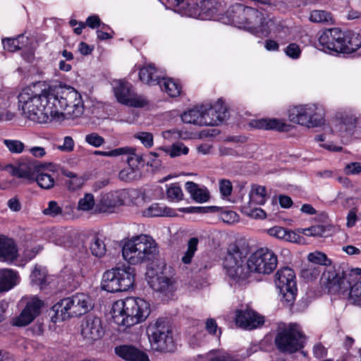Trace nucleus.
Here are the masks:
<instances>
[{
	"label": "nucleus",
	"instance_id": "nucleus-3",
	"mask_svg": "<svg viewBox=\"0 0 361 361\" xmlns=\"http://www.w3.org/2000/svg\"><path fill=\"white\" fill-rule=\"evenodd\" d=\"M54 110L57 114L53 116V121L64 119H74L80 117L85 109L81 94L70 86L52 87Z\"/></svg>",
	"mask_w": 361,
	"mask_h": 361
},
{
	"label": "nucleus",
	"instance_id": "nucleus-45",
	"mask_svg": "<svg viewBox=\"0 0 361 361\" xmlns=\"http://www.w3.org/2000/svg\"><path fill=\"white\" fill-rule=\"evenodd\" d=\"M95 204L94 197L91 193L85 194L84 197L80 199L78 204V209L83 212L91 210Z\"/></svg>",
	"mask_w": 361,
	"mask_h": 361
},
{
	"label": "nucleus",
	"instance_id": "nucleus-23",
	"mask_svg": "<svg viewBox=\"0 0 361 361\" xmlns=\"http://www.w3.org/2000/svg\"><path fill=\"white\" fill-rule=\"evenodd\" d=\"M264 322L262 316L248 307L236 311L235 323L243 329H254L263 325Z\"/></svg>",
	"mask_w": 361,
	"mask_h": 361
},
{
	"label": "nucleus",
	"instance_id": "nucleus-28",
	"mask_svg": "<svg viewBox=\"0 0 361 361\" xmlns=\"http://www.w3.org/2000/svg\"><path fill=\"white\" fill-rule=\"evenodd\" d=\"M18 257V249L14 241L0 235V260L13 261Z\"/></svg>",
	"mask_w": 361,
	"mask_h": 361
},
{
	"label": "nucleus",
	"instance_id": "nucleus-27",
	"mask_svg": "<svg viewBox=\"0 0 361 361\" xmlns=\"http://www.w3.org/2000/svg\"><path fill=\"white\" fill-rule=\"evenodd\" d=\"M140 80L149 85H159L162 75L152 64H147L140 68L139 72Z\"/></svg>",
	"mask_w": 361,
	"mask_h": 361
},
{
	"label": "nucleus",
	"instance_id": "nucleus-30",
	"mask_svg": "<svg viewBox=\"0 0 361 361\" xmlns=\"http://www.w3.org/2000/svg\"><path fill=\"white\" fill-rule=\"evenodd\" d=\"M19 282L17 273L11 269L0 270V293L11 290Z\"/></svg>",
	"mask_w": 361,
	"mask_h": 361
},
{
	"label": "nucleus",
	"instance_id": "nucleus-25",
	"mask_svg": "<svg viewBox=\"0 0 361 361\" xmlns=\"http://www.w3.org/2000/svg\"><path fill=\"white\" fill-rule=\"evenodd\" d=\"M183 122L197 126H210L212 121L204 117V106H197L181 115Z\"/></svg>",
	"mask_w": 361,
	"mask_h": 361
},
{
	"label": "nucleus",
	"instance_id": "nucleus-47",
	"mask_svg": "<svg viewBox=\"0 0 361 361\" xmlns=\"http://www.w3.org/2000/svg\"><path fill=\"white\" fill-rule=\"evenodd\" d=\"M166 197L171 201L178 202L183 199V193L178 184L173 183L166 190Z\"/></svg>",
	"mask_w": 361,
	"mask_h": 361
},
{
	"label": "nucleus",
	"instance_id": "nucleus-51",
	"mask_svg": "<svg viewBox=\"0 0 361 361\" xmlns=\"http://www.w3.org/2000/svg\"><path fill=\"white\" fill-rule=\"evenodd\" d=\"M325 228L322 225H316L308 228L302 229V233L307 236L322 237L325 233Z\"/></svg>",
	"mask_w": 361,
	"mask_h": 361
},
{
	"label": "nucleus",
	"instance_id": "nucleus-18",
	"mask_svg": "<svg viewBox=\"0 0 361 361\" xmlns=\"http://www.w3.org/2000/svg\"><path fill=\"white\" fill-rule=\"evenodd\" d=\"M344 32L334 27L325 30L319 37V45L325 52H341L343 49Z\"/></svg>",
	"mask_w": 361,
	"mask_h": 361
},
{
	"label": "nucleus",
	"instance_id": "nucleus-54",
	"mask_svg": "<svg viewBox=\"0 0 361 361\" xmlns=\"http://www.w3.org/2000/svg\"><path fill=\"white\" fill-rule=\"evenodd\" d=\"M205 329L209 334L216 336L218 338L221 334V330L218 327V325L214 319H208L206 321Z\"/></svg>",
	"mask_w": 361,
	"mask_h": 361
},
{
	"label": "nucleus",
	"instance_id": "nucleus-55",
	"mask_svg": "<svg viewBox=\"0 0 361 361\" xmlns=\"http://www.w3.org/2000/svg\"><path fill=\"white\" fill-rule=\"evenodd\" d=\"M285 53L288 57L298 59L301 54V49L298 44L291 43L285 49Z\"/></svg>",
	"mask_w": 361,
	"mask_h": 361
},
{
	"label": "nucleus",
	"instance_id": "nucleus-5",
	"mask_svg": "<svg viewBox=\"0 0 361 361\" xmlns=\"http://www.w3.org/2000/svg\"><path fill=\"white\" fill-rule=\"evenodd\" d=\"M114 322L129 327L144 322L149 315V304L142 298L127 297L116 301L111 309Z\"/></svg>",
	"mask_w": 361,
	"mask_h": 361
},
{
	"label": "nucleus",
	"instance_id": "nucleus-60",
	"mask_svg": "<svg viewBox=\"0 0 361 361\" xmlns=\"http://www.w3.org/2000/svg\"><path fill=\"white\" fill-rule=\"evenodd\" d=\"M128 149L126 148H117L109 152L104 151H95L94 154L99 155L103 157H118L127 152Z\"/></svg>",
	"mask_w": 361,
	"mask_h": 361
},
{
	"label": "nucleus",
	"instance_id": "nucleus-64",
	"mask_svg": "<svg viewBox=\"0 0 361 361\" xmlns=\"http://www.w3.org/2000/svg\"><path fill=\"white\" fill-rule=\"evenodd\" d=\"M313 353L317 358L319 359L326 355L327 350L321 343H317L314 345Z\"/></svg>",
	"mask_w": 361,
	"mask_h": 361
},
{
	"label": "nucleus",
	"instance_id": "nucleus-29",
	"mask_svg": "<svg viewBox=\"0 0 361 361\" xmlns=\"http://www.w3.org/2000/svg\"><path fill=\"white\" fill-rule=\"evenodd\" d=\"M251 126L254 128L264 130H276L279 131H288L289 126L282 121L276 118L259 119L252 121Z\"/></svg>",
	"mask_w": 361,
	"mask_h": 361
},
{
	"label": "nucleus",
	"instance_id": "nucleus-4",
	"mask_svg": "<svg viewBox=\"0 0 361 361\" xmlns=\"http://www.w3.org/2000/svg\"><path fill=\"white\" fill-rule=\"evenodd\" d=\"M228 23L238 27L252 30L255 33L266 36L270 32L273 21L265 18L257 10L242 4H235L226 12Z\"/></svg>",
	"mask_w": 361,
	"mask_h": 361
},
{
	"label": "nucleus",
	"instance_id": "nucleus-8",
	"mask_svg": "<svg viewBox=\"0 0 361 361\" xmlns=\"http://www.w3.org/2000/svg\"><path fill=\"white\" fill-rule=\"evenodd\" d=\"M92 307L90 298L84 293H76L65 298L54 306L56 314L60 315L63 320L83 315Z\"/></svg>",
	"mask_w": 361,
	"mask_h": 361
},
{
	"label": "nucleus",
	"instance_id": "nucleus-9",
	"mask_svg": "<svg viewBox=\"0 0 361 361\" xmlns=\"http://www.w3.org/2000/svg\"><path fill=\"white\" fill-rule=\"evenodd\" d=\"M324 109L314 104L295 106L288 111L289 120L295 123L314 128L324 123Z\"/></svg>",
	"mask_w": 361,
	"mask_h": 361
},
{
	"label": "nucleus",
	"instance_id": "nucleus-41",
	"mask_svg": "<svg viewBox=\"0 0 361 361\" xmlns=\"http://www.w3.org/2000/svg\"><path fill=\"white\" fill-rule=\"evenodd\" d=\"M198 242L199 240L197 238H192L188 240V249L181 259L184 264H188L191 262L192 259L197 251Z\"/></svg>",
	"mask_w": 361,
	"mask_h": 361
},
{
	"label": "nucleus",
	"instance_id": "nucleus-21",
	"mask_svg": "<svg viewBox=\"0 0 361 361\" xmlns=\"http://www.w3.org/2000/svg\"><path fill=\"white\" fill-rule=\"evenodd\" d=\"M104 334L101 319L95 316L89 315L82 322L81 335L87 343L99 339Z\"/></svg>",
	"mask_w": 361,
	"mask_h": 361
},
{
	"label": "nucleus",
	"instance_id": "nucleus-58",
	"mask_svg": "<svg viewBox=\"0 0 361 361\" xmlns=\"http://www.w3.org/2000/svg\"><path fill=\"white\" fill-rule=\"evenodd\" d=\"M221 219L227 224H233L238 221V215L233 211H225L221 214Z\"/></svg>",
	"mask_w": 361,
	"mask_h": 361
},
{
	"label": "nucleus",
	"instance_id": "nucleus-17",
	"mask_svg": "<svg viewBox=\"0 0 361 361\" xmlns=\"http://www.w3.org/2000/svg\"><path fill=\"white\" fill-rule=\"evenodd\" d=\"M40 167L41 165L37 161L22 157L18 159L16 165H7L6 169L12 176L28 181H34L35 175L40 171Z\"/></svg>",
	"mask_w": 361,
	"mask_h": 361
},
{
	"label": "nucleus",
	"instance_id": "nucleus-26",
	"mask_svg": "<svg viewBox=\"0 0 361 361\" xmlns=\"http://www.w3.org/2000/svg\"><path fill=\"white\" fill-rule=\"evenodd\" d=\"M123 204V200L121 195L117 191L102 194L99 204V211L102 212H112L114 208Z\"/></svg>",
	"mask_w": 361,
	"mask_h": 361
},
{
	"label": "nucleus",
	"instance_id": "nucleus-48",
	"mask_svg": "<svg viewBox=\"0 0 361 361\" xmlns=\"http://www.w3.org/2000/svg\"><path fill=\"white\" fill-rule=\"evenodd\" d=\"M128 151L124 152L123 154H128L127 162L130 168L134 169L137 168L138 165L142 161V158L140 155L135 154V149L134 148L126 147Z\"/></svg>",
	"mask_w": 361,
	"mask_h": 361
},
{
	"label": "nucleus",
	"instance_id": "nucleus-62",
	"mask_svg": "<svg viewBox=\"0 0 361 361\" xmlns=\"http://www.w3.org/2000/svg\"><path fill=\"white\" fill-rule=\"evenodd\" d=\"M83 184V180L78 176H74V178L69 179L66 182L67 187L71 190H75L80 188Z\"/></svg>",
	"mask_w": 361,
	"mask_h": 361
},
{
	"label": "nucleus",
	"instance_id": "nucleus-19",
	"mask_svg": "<svg viewBox=\"0 0 361 361\" xmlns=\"http://www.w3.org/2000/svg\"><path fill=\"white\" fill-rule=\"evenodd\" d=\"M348 291L344 296L353 305L361 307V269H353L346 274Z\"/></svg>",
	"mask_w": 361,
	"mask_h": 361
},
{
	"label": "nucleus",
	"instance_id": "nucleus-39",
	"mask_svg": "<svg viewBox=\"0 0 361 361\" xmlns=\"http://www.w3.org/2000/svg\"><path fill=\"white\" fill-rule=\"evenodd\" d=\"M160 149L172 158L179 157L182 154H187L189 151L188 148L182 142H176L171 146L161 147Z\"/></svg>",
	"mask_w": 361,
	"mask_h": 361
},
{
	"label": "nucleus",
	"instance_id": "nucleus-37",
	"mask_svg": "<svg viewBox=\"0 0 361 361\" xmlns=\"http://www.w3.org/2000/svg\"><path fill=\"white\" fill-rule=\"evenodd\" d=\"M90 250L92 255L96 257H103L106 251L104 241L97 235L92 238L90 242Z\"/></svg>",
	"mask_w": 361,
	"mask_h": 361
},
{
	"label": "nucleus",
	"instance_id": "nucleus-12",
	"mask_svg": "<svg viewBox=\"0 0 361 361\" xmlns=\"http://www.w3.org/2000/svg\"><path fill=\"white\" fill-rule=\"evenodd\" d=\"M149 339L154 348L160 351H172L173 339L170 327L158 319L154 324L148 328Z\"/></svg>",
	"mask_w": 361,
	"mask_h": 361
},
{
	"label": "nucleus",
	"instance_id": "nucleus-35",
	"mask_svg": "<svg viewBox=\"0 0 361 361\" xmlns=\"http://www.w3.org/2000/svg\"><path fill=\"white\" fill-rule=\"evenodd\" d=\"M250 197V204L252 202L259 205L264 204L267 198L266 188L261 185H253Z\"/></svg>",
	"mask_w": 361,
	"mask_h": 361
},
{
	"label": "nucleus",
	"instance_id": "nucleus-22",
	"mask_svg": "<svg viewBox=\"0 0 361 361\" xmlns=\"http://www.w3.org/2000/svg\"><path fill=\"white\" fill-rule=\"evenodd\" d=\"M61 245L67 249H72L79 261L82 262L89 257L87 249L76 232L66 233L61 239Z\"/></svg>",
	"mask_w": 361,
	"mask_h": 361
},
{
	"label": "nucleus",
	"instance_id": "nucleus-59",
	"mask_svg": "<svg viewBox=\"0 0 361 361\" xmlns=\"http://www.w3.org/2000/svg\"><path fill=\"white\" fill-rule=\"evenodd\" d=\"M232 184L228 180H221L219 182V190L222 195L228 197L231 194L232 192Z\"/></svg>",
	"mask_w": 361,
	"mask_h": 361
},
{
	"label": "nucleus",
	"instance_id": "nucleus-44",
	"mask_svg": "<svg viewBox=\"0 0 361 361\" xmlns=\"http://www.w3.org/2000/svg\"><path fill=\"white\" fill-rule=\"evenodd\" d=\"M310 20L313 23H324L331 21V16L329 12L322 10H314L310 13Z\"/></svg>",
	"mask_w": 361,
	"mask_h": 361
},
{
	"label": "nucleus",
	"instance_id": "nucleus-24",
	"mask_svg": "<svg viewBox=\"0 0 361 361\" xmlns=\"http://www.w3.org/2000/svg\"><path fill=\"white\" fill-rule=\"evenodd\" d=\"M115 353L126 361H149L146 353L133 345L117 346L115 348Z\"/></svg>",
	"mask_w": 361,
	"mask_h": 361
},
{
	"label": "nucleus",
	"instance_id": "nucleus-40",
	"mask_svg": "<svg viewBox=\"0 0 361 361\" xmlns=\"http://www.w3.org/2000/svg\"><path fill=\"white\" fill-rule=\"evenodd\" d=\"M30 279L33 284H35L41 289L47 285V274L44 270L35 267L30 274Z\"/></svg>",
	"mask_w": 361,
	"mask_h": 361
},
{
	"label": "nucleus",
	"instance_id": "nucleus-50",
	"mask_svg": "<svg viewBox=\"0 0 361 361\" xmlns=\"http://www.w3.org/2000/svg\"><path fill=\"white\" fill-rule=\"evenodd\" d=\"M85 142L94 147H99L105 142L104 138L96 133H92L85 135Z\"/></svg>",
	"mask_w": 361,
	"mask_h": 361
},
{
	"label": "nucleus",
	"instance_id": "nucleus-43",
	"mask_svg": "<svg viewBox=\"0 0 361 361\" xmlns=\"http://www.w3.org/2000/svg\"><path fill=\"white\" fill-rule=\"evenodd\" d=\"M320 272V269L318 266L310 264L301 270L300 274L303 279L307 281H313L317 279Z\"/></svg>",
	"mask_w": 361,
	"mask_h": 361
},
{
	"label": "nucleus",
	"instance_id": "nucleus-33",
	"mask_svg": "<svg viewBox=\"0 0 361 361\" xmlns=\"http://www.w3.org/2000/svg\"><path fill=\"white\" fill-rule=\"evenodd\" d=\"M159 85L162 91L167 93L171 97H176L180 95L182 87L172 78H162Z\"/></svg>",
	"mask_w": 361,
	"mask_h": 361
},
{
	"label": "nucleus",
	"instance_id": "nucleus-10",
	"mask_svg": "<svg viewBox=\"0 0 361 361\" xmlns=\"http://www.w3.org/2000/svg\"><path fill=\"white\" fill-rule=\"evenodd\" d=\"M305 337L296 324L279 328L275 338V344L281 352L294 353L303 348Z\"/></svg>",
	"mask_w": 361,
	"mask_h": 361
},
{
	"label": "nucleus",
	"instance_id": "nucleus-46",
	"mask_svg": "<svg viewBox=\"0 0 361 361\" xmlns=\"http://www.w3.org/2000/svg\"><path fill=\"white\" fill-rule=\"evenodd\" d=\"M3 142L8 151L12 154H20L25 149L24 143L18 140L5 139Z\"/></svg>",
	"mask_w": 361,
	"mask_h": 361
},
{
	"label": "nucleus",
	"instance_id": "nucleus-16",
	"mask_svg": "<svg viewBox=\"0 0 361 361\" xmlns=\"http://www.w3.org/2000/svg\"><path fill=\"white\" fill-rule=\"evenodd\" d=\"M25 305L21 313L15 318L14 324L18 326H24L30 324L40 313V309L43 306V302L36 296H25L21 300Z\"/></svg>",
	"mask_w": 361,
	"mask_h": 361
},
{
	"label": "nucleus",
	"instance_id": "nucleus-49",
	"mask_svg": "<svg viewBox=\"0 0 361 361\" xmlns=\"http://www.w3.org/2000/svg\"><path fill=\"white\" fill-rule=\"evenodd\" d=\"M42 213L46 216L56 217L62 214L63 209L62 207L59 205L57 202L51 200L48 202L47 207L43 209Z\"/></svg>",
	"mask_w": 361,
	"mask_h": 361
},
{
	"label": "nucleus",
	"instance_id": "nucleus-61",
	"mask_svg": "<svg viewBox=\"0 0 361 361\" xmlns=\"http://www.w3.org/2000/svg\"><path fill=\"white\" fill-rule=\"evenodd\" d=\"M286 228H284L281 226H274L273 228H271L268 230V233L270 235L274 236L279 239L283 240L286 238L285 233H286Z\"/></svg>",
	"mask_w": 361,
	"mask_h": 361
},
{
	"label": "nucleus",
	"instance_id": "nucleus-31",
	"mask_svg": "<svg viewBox=\"0 0 361 361\" xmlns=\"http://www.w3.org/2000/svg\"><path fill=\"white\" fill-rule=\"evenodd\" d=\"M185 186L187 192L196 202H206L209 199V192L206 188H200L197 183L192 181L186 182Z\"/></svg>",
	"mask_w": 361,
	"mask_h": 361
},
{
	"label": "nucleus",
	"instance_id": "nucleus-57",
	"mask_svg": "<svg viewBox=\"0 0 361 361\" xmlns=\"http://www.w3.org/2000/svg\"><path fill=\"white\" fill-rule=\"evenodd\" d=\"M244 212L247 215L255 219H264L266 213L260 208H252L243 207Z\"/></svg>",
	"mask_w": 361,
	"mask_h": 361
},
{
	"label": "nucleus",
	"instance_id": "nucleus-15",
	"mask_svg": "<svg viewBox=\"0 0 361 361\" xmlns=\"http://www.w3.org/2000/svg\"><path fill=\"white\" fill-rule=\"evenodd\" d=\"M348 272L341 274L334 268L326 269L322 274L321 282L328 292L332 295H345L348 291L345 276Z\"/></svg>",
	"mask_w": 361,
	"mask_h": 361
},
{
	"label": "nucleus",
	"instance_id": "nucleus-38",
	"mask_svg": "<svg viewBox=\"0 0 361 361\" xmlns=\"http://www.w3.org/2000/svg\"><path fill=\"white\" fill-rule=\"evenodd\" d=\"M35 181L42 189L49 190L54 186V178L47 173L38 172L35 176Z\"/></svg>",
	"mask_w": 361,
	"mask_h": 361
},
{
	"label": "nucleus",
	"instance_id": "nucleus-32",
	"mask_svg": "<svg viewBox=\"0 0 361 361\" xmlns=\"http://www.w3.org/2000/svg\"><path fill=\"white\" fill-rule=\"evenodd\" d=\"M343 44V49L341 52H354L361 47V35L354 32H344Z\"/></svg>",
	"mask_w": 361,
	"mask_h": 361
},
{
	"label": "nucleus",
	"instance_id": "nucleus-52",
	"mask_svg": "<svg viewBox=\"0 0 361 361\" xmlns=\"http://www.w3.org/2000/svg\"><path fill=\"white\" fill-rule=\"evenodd\" d=\"M20 37V36L18 38L4 39L2 40L4 49L11 52L20 49L21 48L18 39Z\"/></svg>",
	"mask_w": 361,
	"mask_h": 361
},
{
	"label": "nucleus",
	"instance_id": "nucleus-20",
	"mask_svg": "<svg viewBox=\"0 0 361 361\" xmlns=\"http://www.w3.org/2000/svg\"><path fill=\"white\" fill-rule=\"evenodd\" d=\"M148 283L154 291L164 296L169 297L176 290V281L164 271L149 276Z\"/></svg>",
	"mask_w": 361,
	"mask_h": 361
},
{
	"label": "nucleus",
	"instance_id": "nucleus-34",
	"mask_svg": "<svg viewBox=\"0 0 361 361\" xmlns=\"http://www.w3.org/2000/svg\"><path fill=\"white\" fill-rule=\"evenodd\" d=\"M142 215L147 217L173 216V211L166 207H162L158 203L152 204L142 211Z\"/></svg>",
	"mask_w": 361,
	"mask_h": 361
},
{
	"label": "nucleus",
	"instance_id": "nucleus-13",
	"mask_svg": "<svg viewBox=\"0 0 361 361\" xmlns=\"http://www.w3.org/2000/svg\"><path fill=\"white\" fill-rule=\"evenodd\" d=\"M275 283L280 294L288 304H292L295 299L297 288L295 274L289 267H283L276 274Z\"/></svg>",
	"mask_w": 361,
	"mask_h": 361
},
{
	"label": "nucleus",
	"instance_id": "nucleus-56",
	"mask_svg": "<svg viewBox=\"0 0 361 361\" xmlns=\"http://www.w3.org/2000/svg\"><path fill=\"white\" fill-rule=\"evenodd\" d=\"M75 142L72 137L66 136L63 138V143L56 146V149L64 152H71L73 151Z\"/></svg>",
	"mask_w": 361,
	"mask_h": 361
},
{
	"label": "nucleus",
	"instance_id": "nucleus-7",
	"mask_svg": "<svg viewBox=\"0 0 361 361\" xmlns=\"http://www.w3.org/2000/svg\"><path fill=\"white\" fill-rule=\"evenodd\" d=\"M135 275V269L130 266L111 269L104 273L102 287L110 293L128 290L133 286Z\"/></svg>",
	"mask_w": 361,
	"mask_h": 361
},
{
	"label": "nucleus",
	"instance_id": "nucleus-42",
	"mask_svg": "<svg viewBox=\"0 0 361 361\" xmlns=\"http://www.w3.org/2000/svg\"><path fill=\"white\" fill-rule=\"evenodd\" d=\"M307 259L311 264L324 265L327 266L331 264V260L328 259L326 254L322 252H311L307 255Z\"/></svg>",
	"mask_w": 361,
	"mask_h": 361
},
{
	"label": "nucleus",
	"instance_id": "nucleus-1",
	"mask_svg": "<svg viewBox=\"0 0 361 361\" xmlns=\"http://www.w3.org/2000/svg\"><path fill=\"white\" fill-rule=\"evenodd\" d=\"M249 252L247 246L238 244L231 245L228 248L224 267L228 277L236 283L242 284L251 272L269 274L277 267V256L267 247L259 248L253 252L245 266V262Z\"/></svg>",
	"mask_w": 361,
	"mask_h": 361
},
{
	"label": "nucleus",
	"instance_id": "nucleus-6",
	"mask_svg": "<svg viewBox=\"0 0 361 361\" xmlns=\"http://www.w3.org/2000/svg\"><path fill=\"white\" fill-rule=\"evenodd\" d=\"M157 252L154 240L145 234L132 237L122 247L124 260L133 265L140 264L152 259Z\"/></svg>",
	"mask_w": 361,
	"mask_h": 361
},
{
	"label": "nucleus",
	"instance_id": "nucleus-14",
	"mask_svg": "<svg viewBox=\"0 0 361 361\" xmlns=\"http://www.w3.org/2000/svg\"><path fill=\"white\" fill-rule=\"evenodd\" d=\"M184 15L204 19L214 13L212 0H174Z\"/></svg>",
	"mask_w": 361,
	"mask_h": 361
},
{
	"label": "nucleus",
	"instance_id": "nucleus-53",
	"mask_svg": "<svg viewBox=\"0 0 361 361\" xmlns=\"http://www.w3.org/2000/svg\"><path fill=\"white\" fill-rule=\"evenodd\" d=\"M135 137L139 140L147 148L153 145V135L151 133L140 132L135 135Z\"/></svg>",
	"mask_w": 361,
	"mask_h": 361
},
{
	"label": "nucleus",
	"instance_id": "nucleus-2",
	"mask_svg": "<svg viewBox=\"0 0 361 361\" xmlns=\"http://www.w3.org/2000/svg\"><path fill=\"white\" fill-rule=\"evenodd\" d=\"M41 82L24 88L18 95V105L23 114L30 120L39 123L53 121L57 114L54 110L52 87L42 88Z\"/></svg>",
	"mask_w": 361,
	"mask_h": 361
},
{
	"label": "nucleus",
	"instance_id": "nucleus-11",
	"mask_svg": "<svg viewBox=\"0 0 361 361\" xmlns=\"http://www.w3.org/2000/svg\"><path fill=\"white\" fill-rule=\"evenodd\" d=\"M114 94L118 102L132 107L140 108L147 104V99L137 94L132 85L123 80H115L112 83Z\"/></svg>",
	"mask_w": 361,
	"mask_h": 361
},
{
	"label": "nucleus",
	"instance_id": "nucleus-63",
	"mask_svg": "<svg viewBox=\"0 0 361 361\" xmlns=\"http://www.w3.org/2000/svg\"><path fill=\"white\" fill-rule=\"evenodd\" d=\"M27 150L35 158H42L47 154L45 149L39 146L30 147Z\"/></svg>",
	"mask_w": 361,
	"mask_h": 361
},
{
	"label": "nucleus",
	"instance_id": "nucleus-36",
	"mask_svg": "<svg viewBox=\"0 0 361 361\" xmlns=\"http://www.w3.org/2000/svg\"><path fill=\"white\" fill-rule=\"evenodd\" d=\"M213 106L217 116L212 119V124L210 126H217L228 117L227 107L221 99H218Z\"/></svg>",
	"mask_w": 361,
	"mask_h": 361
}]
</instances>
